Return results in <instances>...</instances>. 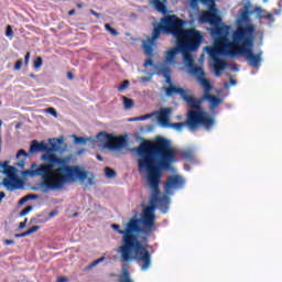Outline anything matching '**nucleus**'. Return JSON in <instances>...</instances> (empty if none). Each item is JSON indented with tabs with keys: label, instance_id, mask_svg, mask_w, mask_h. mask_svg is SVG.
<instances>
[{
	"label": "nucleus",
	"instance_id": "nucleus-1",
	"mask_svg": "<svg viewBox=\"0 0 282 282\" xmlns=\"http://www.w3.org/2000/svg\"><path fill=\"white\" fill-rule=\"evenodd\" d=\"M138 155L139 173H147V182L152 193L149 205L144 208H152L153 232H155V208L160 206L162 213L169 210L171 197L164 194L160 197V183L162 182V169L169 171L171 164L176 162L175 149L171 141L164 137H158L154 141H143L135 149Z\"/></svg>",
	"mask_w": 282,
	"mask_h": 282
},
{
	"label": "nucleus",
	"instance_id": "nucleus-2",
	"mask_svg": "<svg viewBox=\"0 0 282 282\" xmlns=\"http://www.w3.org/2000/svg\"><path fill=\"white\" fill-rule=\"evenodd\" d=\"M41 151H46V154L41 156L43 162L34 170H28L26 175H32L41 177L39 186L42 193H50V191H61L67 182H74V180H79V182H85L87 180V171L78 165H69L70 156L61 158L53 151H56V143H51V148L41 141L36 140L31 142L29 153H39Z\"/></svg>",
	"mask_w": 282,
	"mask_h": 282
},
{
	"label": "nucleus",
	"instance_id": "nucleus-3",
	"mask_svg": "<svg viewBox=\"0 0 282 282\" xmlns=\"http://www.w3.org/2000/svg\"><path fill=\"white\" fill-rule=\"evenodd\" d=\"M153 208H143L141 218L132 216L124 225V229H120V225L112 224L111 228L122 235L121 246L118 248L121 261H142L141 270L151 268V252L142 243L149 241V237L153 235Z\"/></svg>",
	"mask_w": 282,
	"mask_h": 282
},
{
	"label": "nucleus",
	"instance_id": "nucleus-4",
	"mask_svg": "<svg viewBox=\"0 0 282 282\" xmlns=\"http://www.w3.org/2000/svg\"><path fill=\"white\" fill-rule=\"evenodd\" d=\"M204 41V34L195 28L187 29L181 39L177 40V47L183 54V61L188 69V74L196 77L197 83H202L200 78H206L204 68L195 64V59L191 52H197L199 45Z\"/></svg>",
	"mask_w": 282,
	"mask_h": 282
},
{
	"label": "nucleus",
	"instance_id": "nucleus-5",
	"mask_svg": "<svg viewBox=\"0 0 282 282\" xmlns=\"http://www.w3.org/2000/svg\"><path fill=\"white\" fill-rule=\"evenodd\" d=\"M213 34L214 36H216V43H220L221 45H226L228 47L237 50L238 45H241L242 41H245L246 44L249 43V41L245 40V37H247L248 34H254V25L248 24L246 26H238L231 35V42L228 39V28L226 26H217L213 31Z\"/></svg>",
	"mask_w": 282,
	"mask_h": 282
},
{
	"label": "nucleus",
	"instance_id": "nucleus-6",
	"mask_svg": "<svg viewBox=\"0 0 282 282\" xmlns=\"http://www.w3.org/2000/svg\"><path fill=\"white\" fill-rule=\"evenodd\" d=\"M185 21L180 19L177 15H165L161 19V23H159L156 26H154L152 31V36L148 37L150 41H156L160 39L162 32H165V34H172L176 41L178 39H182V35L184 32H186L188 29H184Z\"/></svg>",
	"mask_w": 282,
	"mask_h": 282
},
{
	"label": "nucleus",
	"instance_id": "nucleus-7",
	"mask_svg": "<svg viewBox=\"0 0 282 282\" xmlns=\"http://www.w3.org/2000/svg\"><path fill=\"white\" fill-rule=\"evenodd\" d=\"M170 127L176 131H182L183 127H188L191 131H195L198 127H204V129L210 131L215 127V117L206 111H197L192 108L187 111L185 122L171 123Z\"/></svg>",
	"mask_w": 282,
	"mask_h": 282
},
{
	"label": "nucleus",
	"instance_id": "nucleus-8",
	"mask_svg": "<svg viewBox=\"0 0 282 282\" xmlns=\"http://www.w3.org/2000/svg\"><path fill=\"white\" fill-rule=\"evenodd\" d=\"M246 40L249 41L248 44H246ZM252 45H254L253 34H248L236 48V56L242 54V56H245L247 63H249L251 67H260L261 62L263 61V52L260 51L254 54V52L252 51Z\"/></svg>",
	"mask_w": 282,
	"mask_h": 282
},
{
	"label": "nucleus",
	"instance_id": "nucleus-9",
	"mask_svg": "<svg viewBox=\"0 0 282 282\" xmlns=\"http://www.w3.org/2000/svg\"><path fill=\"white\" fill-rule=\"evenodd\" d=\"M199 85L203 87L204 94L198 99L194 97L192 109L195 111H204V109H202V102H204V100H208L212 107H219V105H221V98L210 94V91H213V84H210V80L200 78Z\"/></svg>",
	"mask_w": 282,
	"mask_h": 282
},
{
	"label": "nucleus",
	"instance_id": "nucleus-10",
	"mask_svg": "<svg viewBox=\"0 0 282 282\" xmlns=\"http://www.w3.org/2000/svg\"><path fill=\"white\" fill-rule=\"evenodd\" d=\"M97 140L105 142V149H109L110 151H120V149L127 147V139L123 135L116 137L112 133L99 132Z\"/></svg>",
	"mask_w": 282,
	"mask_h": 282
},
{
	"label": "nucleus",
	"instance_id": "nucleus-11",
	"mask_svg": "<svg viewBox=\"0 0 282 282\" xmlns=\"http://www.w3.org/2000/svg\"><path fill=\"white\" fill-rule=\"evenodd\" d=\"M206 52L210 56L212 61H215V58H219V56H237V48L226 46L225 44L215 41L214 46L206 47Z\"/></svg>",
	"mask_w": 282,
	"mask_h": 282
},
{
	"label": "nucleus",
	"instance_id": "nucleus-12",
	"mask_svg": "<svg viewBox=\"0 0 282 282\" xmlns=\"http://www.w3.org/2000/svg\"><path fill=\"white\" fill-rule=\"evenodd\" d=\"M208 10L203 11L198 15L199 23H209V25H219L221 23V17L217 13V6L214 2H208Z\"/></svg>",
	"mask_w": 282,
	"mask_h": 282
},
{
	"label": "nucleus",
	"instance_id": "nucleus-13",
	"mask_svg": "<svg viewBox=\"0 0 282 282\" xmlns=\"http://www.w3.org/2000/svg\"><path fill=\"white\" fill-rule=\"evenodd\" d=\"M175 94H178V96H181L182 100L186 102L187 107H191V108L193 107V100L195 96L188 95V90L184 88H180L174 85H170L169 87L165 88V96H167L169 98Z\"/></svg>",
	"mask_w": 282,
	"mask_h": 282
},
{
	"label": "nucleus",
	"instance_id": "nucleus-14",
	"mask_svg": "<svg viewBox=\"0 0 282 282\" xmlns=\"http://www.w3.org/2000/svg\"><path fill=\"white\" fill-rule=\"evenodd\" d=\"M184 184H186V181L184 180V177L175 174V175L167 177V180L164 184V189L171 191V188H182L184 186Z\"/></svg>",
	"mask_w": 282,
	"mask_h": 282
},
{
	"label": "nucleus",
	"instance_id": "nucleus-15",
	"mask_svg": "<svg viewBox=\"0 0 282 282\" xmlns=\"http://www.w3.org/2000/svg\"><path fill=\"white\" fill-rule=\"evenodd\" d=\"M6 175L8 177L3 178L2 186L4 188H17V185H14V182H18L17 176L14 175V166H10L4 171Z\"/></svg>",
	"mask_w": 282,
	"mask_h": 282
},
{
	"label": "nucleus",
	"instance_id": "nucleus-16",
	"mask_svg": "<svg viewBox=\"0 0 282 282\" xmlns=\"http://www.w3.org/2000/svg\"><path fill=\"white\" fill-rule=\"evenodd\" d=\"M228 67V62L221 59V58H215L213 59V69L215 76L219 77L221 76V72Z\"/></svg>",
	"mask_w": 282,
	"mask_h": 282
},
{
	"label": "nucleus",
	"instance_id": "nucleus-17",
	"mask_svg": "<svg viewBox=\"0 0 282 282\" xmlns=\"http://www.w3.org/2000/svg\"><path fill=\"white\" fill-rule=\"evenodd\" d=\"M150 6L161 14H166V12H169V9L166 8V0H151Z\"/></svg>",
	"mask_w": 282,
	"mask_h": 282
},
{
	"label": "nucleus",
	"instance_id": "nucleus-18",
	"mask_svg": "<svg viewBox=\"0 0 282 282\" xmlns=\"http://www.w3.org/2000/svg\"><path fill=\"white\" fill-rule=\"evenodd\" d=\"M178 52H180V47L177 46V40H176V46L170 48L166 52L165 63H170V65L175 63V58H176Z\"/></svg>",
	"mask_w": 282,
	"mask_h": 282
},
{
	"label": "nucleus",
	"instance_id": "nucleus-19",
	"mask_svg": "<svg viewBox=\"0 0 282 282\" xmlns=\"http://www.w3.org/2000/svg\"><path fill=\"white\" fill-rule=\"evenodd\" d=\"M153 45H155L154 41H151L147 39V41L142 42V48L144 50L145 56H149L150 58H153Z\"/></svg>",
	"mask_w": 282,
	"mask_h": 282
},
{
	"label": "nucleus",
	"instance_id": "nucleus-20",
	"mask_svg": "<svg viewBox=\"0 0 282 282\" xmlns=\"http://www.w3.org/2000/svg\"><path fill=\"white\" fill-rule=\"evenodd\" d=\"M170 115H171V108H164L163 110H161L158 120L162 124V127H169Z\"/></svg>",
	"mask_w": 282,
	"mask_h": 282
},
{
	"label": "nucleus",
	"instance_id": "nucleus-21",
	"mask_svg": "<svg viewBox=\"0 0 282 282\" xmlns=\"http://www.w3.org/2000/svg\"><path fill=\"white\" fill-rule=\"evenodd\" d=\"M37 230H41L40 226H33L26 231H23L21 234H15V239H21L23 237H29V235H34V232H37Z\"/></svg>",
	"mask_w": 282,
	"mask_h": 282
},
{
	"label": "nucleus",
	"instance_id": "nucleus-22",
	"mask_svg": "<svg viewBox=\"0 0 282 282\" xmlns=\"http://www.w3.org/2000/svg\"><path fill=\"white\" fill-rule=\"evenodd\" d=\"M118 276H119V282H133V280L131 279V273L127 268H123L122 273Z\"/></svg>",
	"mask_w": 282,
	"mask_h": 282
},
{
	"label": "nucleus",
	"instance_id": "nucleus-23",
	"mask_svg": "<svg viewBox=\"0 0 282 282\" xmlns=\"http://www.w3.org/2000/svg\"><path fill=\"white\" fill-rule=\"evenodd\" d=\"M181 156L184 158V160L193 161L195 160V151L193 149H187L181 152Z\"/></svg>",
	"mask_w": 282,
	"mask_h": 282
},
{
	"label": "nucleus",
	"instance_id": "nucleus-24",
	"mask_svg": "<svg viewBox=\"0 0 282 282\" xmlns=\"http://www.w3.org/2000/svg\"><path fill=\"white\" fill-rule=\"evenodd\" d=\"M160 73L163 74L166 83H171V68L167 66H164L160 68Z\"/></svg>",
	"mask_w": 282,
	"mask_h": 282
},
{
	"label": "nucleus",
	"instance_id": "nucleus-25",
	"mask_svg": "<svg viewBox=\"0 0 282 282\" xmlns=\"http://www.w3.org/2000/svg\"><path fill=\"white\" fill-rule=\"evenodd\" d=\"M151 116H152L151 113H148V115H143L140 117L130 118L129 122H138V121L149 120V118H151Z\"/></svg>",
	"mask_w": 282,
	"mask_h": 282
},
{
	"label": "nucleus",
	"instance_id": "nucleus-26",
	"mask_svg": "<svg viewBox=\"0 0 282 282\" xmlns=\"http://www.w3.org/2000/svg\"><path fill=\"white\" fill-rule=\"evenodd\" d=\"M133 105H134L133 99L123 97V107H124V109H132Z\"/></svg>",
	"mask_w": 282,
	"mask_h": 282
},
{
	"label": "nucleus",
	"instance_id": "nucleus-27",
	"mask_svg": "<svg viewBox=\"0 0 282 282\" xmlns=\"http://www.w3.org/2000/svg\"><path fill=\"white\" fill-rule=\"evenodd\" d=\"M33 67H34V69H41V67H43V58L42 57H36L33 61Z\"/></svg>",
	"mask_w": 282,
	"mask_h": 282
},
{
	"label": "nucleus",
	"instance_id": "nucleus-28",
	"mask_svg": "<svg viewBox=\"0 0 282 282\" xmlns=\"http://www.w3.org/2000/svg\"><path fill=\"white\" fill-rule=\"evenodd\" d=\"M106 177H115L116 176V170L111 167H105Z\"/></svg>",
	"mask_w": 282,
	"mask_h": 282
},
{
	"label": "nucleus",
	"instance_id": "nucleus-29",
	"mask_svg": "<svg viewBox=\"0 0 282 282\" xmlns=\"http://www.w3.org/2000/svg\"><path fill=\"white\" fill-rule=\"evenodd\" d=\"M105 30H107V32H109L112 36H118V31L113 28H111V25L109 24H105Z\"/></svg>",
	"mask_w": 282,
	"mask_h": 282
},
{
	"label": "nucleus",
	"instance_id": "nucleus-30",
	"mask_svg": "<svg viewBox=\"0 0 282 282\" xmlns=\"http://www.w3.org/2000/svg\"><path fill=\"white\" fill-rule=\"evenodd\" d=\"M75 140V144H85L87 142V139L83 137H77L76 134L73 135Z\"/></svg>",
	"mask_w": 282,
	"mask_h": 282
},
{
	"label": "nucleus",
	"instance_id": "nucleus-31",
	"mask_svg": "<svg viewBox=\"0 0 282 282\" xmlns=\"http://www.w3.org/2000/svg\"><path fill=\"white\" fill-rule=\"evenodd\" d=\"M21 67H23V59H18L13 66L14 72H20Z\"/></svg>",
	"mask_w": 282,
	"mask_h": 282
},
{
	"label": "nucleus",
	"instance_id": "nucleus-32",
	"mask_svg": "<svg viewBox=\"0 0 282 282\" xmlns=\"http://www.w3.org/2000/svg\"><path fill=\"white\" fill-rule=\"evenodd\" d=\"M127 87H129V80L128 79L122 82V84L118 87V91H124V89H127Z\"/></svg>",
	"mask_w": 282,
	"mask_h": 282
},
{
	"label": "nucleus",
	"instance_id": "nucleus-33",
	"mask_svg": "<svg viewBox=\"0 0 282 282\" xmlns=\"http://www.w3.org/2000/svg\"><path fill=\"white\" fill-rule=\"evenodd\" d=\"M31 212H32V206H28L20 212V217H25V215H28Z\"/></svg>",
	"mask_w": 282,
	"mask_h": 282
},
{
	"label": "nucleus",
	"instance_id": "nucleus-34",
	"mask_svg": "<svg viewBox=\"0 0 282 282\" xmlns=\"http://www.w3.org/2000/svg\"><path fill=\"white\" fill-rule=\"evenodd\" d=\"M46 113L54 116V118H58V112H56V109H54L53 107L47 108Z\"/></svg>",
	"mask_w": 282,
	"mask_h": 282
},
{
	"label": "nucleus",
	"instance_id": "nucleus-35",
	"mask_svg": "<svg viewBox=\"0 0 282 282\" xmlns=\"http://www.w3.org/2000/svg\"><path fill=\"white\" fill-rule=\"evenodd\" d=\"M102 261H105V257H101L95 261H93L89 265V268H96V265H98V263H102Z\"/></svg>",
	"mask_w": 282,
	"mask_h": 282
},
{
	"label": "nucleus",
	"instance_id": "nucleus-36",
	"mask_svg": "<svg viewBox=\"0 0 282 282\" xmlns=\"http://www.w3.org/2000/svg\"><path fill=\"white\" fill-rule=\"evenodd\" d=\"M28 199H36V195L30 194L28 196H24L23 198H21L20 204H23V202H28Z\"/></svg>",
	"mask_w": 282,
	"mask_h": 282
},
{
	"label": "nucleus",
	"instance_id": "nucleus-37",
	"mask_svg": "<svg viewBox=\"0 0 282 282\" xmlns=\"http://www.w3.org/2000/svg\"><path fill=\"white\" fill-rule=\"evenodd\" d=\"M6 36H14V31L12 30L11 25L7 26Z\"/></svg>",
	"mask_w": 282,
	"mask_h": 282
},
{
	"label": "nucleus",
	"instance_id": "nucleus-38",
	"mask_svg": "<svg viewBox=\"0 0 282 282\" xmlns=\"http://www.w3.org/2000/svg\"><path fill=\"white\" fill-rule=\"evenodd\" d=\"M143 67H153V59L152 58L145 59Z\"/></svg>",
	"mask_w": 282,
	"mask_h": 282
},
{
	"label": "nucleus",
	"instance_id": "nucleus-39",
	"mask_svg": "<svg viewBox=\"0 0 282 282\" xmlns=\"http://www.w3.org/2000/svg\"><path fill=\"white\" fill-rule=\"evenodd\" d=\"M23 155L24 158H28V152L23 149L19 150L17 153V158H21Z\"/></svg>",
	"mask_w": 282,
	"mask_h": 282
},
{
	"label": "nucleus",
	"instance_id": "nucleus-40",
	"mask_svg": "<svg viewBox=\"0 0 282 282\" xmlns=\"http://www.w3.org/2000/svg\"><path fill=\"white\" fill-rule=\"evenodd\" d=\"M263 19H267V21H274V14L267 13V14L263 15Z\"/></svg>",
	"mask_w": 282,
	"mask_h": 282
},
{
	"label": "nucleus",
	"instance_id": "nucleus-41",
	"mask_svg": "<svg viewBox=\"0 0 282 282\" xmlns=\"http://www.w3.org/2000/svg\"><path fill=\"white\" fill-rule=\"evenodd\" d=\"M24 65L25 66L30 65V52H26V54L24 56Z\"/></svg>",
	"mask_w": 282,
	"mask_h": 282
},
{
	"label": "nucleus",
	"instance_id": "nucleus-42",
	"mask_svg": "<svg viewBox=\"0 0 282 282\" xmlns=\"http://www.w3.org/2000/svg\"><path fill=\"white\" fill-rule=\"evenodd\" d=\"M197 3H199V0H189L191 8H197Z\"/></svg>",
	"mask_w": 282,
	"mask_h": 282
},
{
	"label": "nucleus",
	"instance_id": "nucleus-43",
	"mask_svg": "<svg viewBox=\"0 0 282 282\" xmlns=\"http://www.w3.org/2000/svg\"><path fill=\"white\" fill-rule=\"evenodd\" d=\"M11 165L8 164V161L3 162V164H1L0 169H3L4 171H8V169L10 167Z\"/></svg>",
	"mask_w": 282,
	"mask_h": 282
},
{
	"label": "nucleus",
	"instance_id": "nucleus-44",
	"mask_svg": "<svg viewBox=\"0 0 282 282\" xmlns=\"http://www.w3.org/2000/svg\"><path fill=\"white\" fill-rule=\"evenodd\" d=\"M26 224H28V218H25L24 221H21V223H20L19 228H20L21 230H23V228H25Z\"/></svg>",
	"mask_w": 282,
	"mask_h": 282
},
{
	"label": "nucleus",
	"instance_id": "nucleus-45",
	"mask_svg": "<svg viewBox=\"0 0 282 282\" xmlns=\"http://www.w3.org/2000/svg\"><path fill=\"white\" fill-rule=\"evenodd\" d=\"M3 243L4 246H14V240L6 239Z\"/></svg>",
	"mask_w": 282,
	"mask_h": 282
},
{
	"label": "nucleus",
	"instance_id": "nucleus-46",
	"mask_svg": "<svg viewBox=\"0 0 282 282\" xmlns=\"http://www.w3.org/2000/svg\"><path fill=\"white\" fill-rule=\"evenodd\" d=\"M200 3H203L204 6H208V3H214V1L216 0H199Z\"/></svg>",
	"mask_w": 282,
	"mask_h": 282
},
{
	"label": "nucleus",
	"instance_id": "nucleus-47",
	"mask_svg": "<svg viewBox=\"0 0 282 282\" xmlns=\"http://www.w3.org/2000/svg\"><path fill=\"white\" fill-rule=\"evenodd\" d=\"M231 72H239V65L234 64L232 68H231Z\"/></svg>",
	"mask_w": 282,
	"mask_h": 282
},
{
	"label": "nucleus",
	"instance_id": "nucleus-48",
	"mask_svg": "<svg viewBox=\"0 0 282 282\" xmlns=\"http://www.w3.org/2000/svg\"><path fill=\"white\" fill-rule=\"evenodd\" d=\"M67 78L68 80H74V74H72V72H67Z\"/></svg>",
	"mask_w": 282,
	"mask_h": 282
},
{
	"label": "nucleus",
	"instance_id": "nucleus-49",
	"mask_svg": "<svg viewBox=\"0 0 282 282\" xmlns=\"http://www.w3.org/2000/svg\"><path fill=\"white\" fill-rule=\"evenodd\" d=\"M18 166H20V169H23V166H25V160L18 162Z\"/></svg>",
	"mask_w": 282,
	"mask_h": 282
},
{
	"label": "nucleus",
	"instance_id": "nucleus-50",
	"mask_svg": "<svg viewBox=\"0 0 282 282\" xmlns=\"http://www.w3.org/2000/svg\"><path fill=\"white\" fill-rule=\"evenodd\" d=\"M56 215H58V212L53 210L48 214V217H56Z\"/></svg>",
	"mask_w": 282,
	"mask_h": 282
},
{
	"label": "nucleus",
	"instance_id": "nucleus-51",
	"mask_svg": "<svg viewBox=\"0 0 282 282\" xmlns=\"http://www.w3.org/2000/svg\"><path fill=\"white\" fill-rule=\"evenodd\" d=\"M74 14H76V9L68 11V17H74Z\"/></svg>",
	"mask_w": 282,
	"mask_h": 282
},
{
	"label": "nucleus",
	"instance_id": "nucleus-52",
	"mask_svg": "<svg viewBox=\"0 0 282 282\" xmlns=\"http://www.w3.org/2000/svg\"><path fill=\"white\" fill-rule=\"evenodd\" d=\"M57 282H67V278H65V276H59V278L57 279Z\"/></svg>",
	"mask_w": 282,
	"mask_h": 282
},
{
	"label": "nucleus",
	"instance_id": "nucleus-53",
	"mask_svg": "<svg viewBox=\"0 0 282 282\" xmlns=\"http://www.w3.org/2000/svg\"><path fill=\"white\" fill-rule=\"evenodd\" d=\"M90 14H93L94 17H100V13H98V12H96V11H94V10H90Z\"/></svg>",
	"mask_w": 282,
	"mask_h": 282
},
{
	"label": "nucleus",
	"instance_id": "nucleus-54",
	"mask_svg": "<svg viewBox=\"0 0 282 282\" xmlns=\"http://www.w3.org/2000/svg\"><path fill=\"white\" fill-rule=\"evenodd\" d=\"M229 83H230L231 85H237V80H236V79H230Z\"/></svg>",
	"mask_w": 282,
	"mask_h": 282
},
{
	"label": "nucleus",
	"instance_id": "nucleus-55",
	"mask_svg": "<svg viewBox=\"0 0 282 282\" xmlns=\"http://www.w3.org/2000/svg\"><path fill=\"white\" fill-rule=\"evenodd\" d=\"M3 197H6V193L4 192H0V199H3Z\"/></svg>",
	"mask_w": 282,
	"mask_h": 282
},
{
	"label": "nucleus",
	"instance_id": "nucleus-56",
	"mask_svg": "<svg viewBox=\"0 0 282 282\" xmlns=\"http://www.w3.org/2000/svg\"><path fill=\"white\" fill-rule=\"evenodd\" d=\"M97 160H99V162H102V156L100 154H98Z\"/></svg>",
	"mask_w": 282,
	"mask_h": 282
},
{
	"label": "nucleus",
	"instance_id": "nucleus-57",
	"mask_svg": "<svg viewBox=\"0 0 282 282\" xmlns=\"http://www.w3.org/2000/svg\"><path fill=\"white\" fill-rule=\"evenodd\" d=\"M76 7H77L78 9H82V8H83V3H77Z\"/></svg>",
	"mask_w": 282,
	"mask_h": 282
},
{
	"label": "nucleus",
	"instance_id": "nucleus-58",
	"mask_svg": "<svg viewBox=\"0 0 282 282\" xmlns=\"http://www.w3.org/2000/svg\"><path fill=\"white\" fill-rule=\"evenodd\" d=\"M34 166H36V164L33 163V164H32V169H34Z\"/></svg>",
	"mask_w": 282,
	"mask_h": 282
},
{
	"label": "nucleus",
	"instance_id": "nucleus-59",
	"mask_svg": "<svg viewBox=\"0 0 282 282\" xmlns=\"http://www.w3.org/2000/svg\"><path fill=\"white\" fill-rule=\"evenodd\" d=\"M1 124H3V121L0 120V127H1Z\"/></svg>",
	"mask_w": 282,
	"mask_h": 282
},
{
	"label": "nucleus",
	"instance_id": "nucleus-60",
	"mask_svg": "<svg viewBox=\"0 0 282 282\" xmlns=\"http://www.w3.org/2000/svg\"><path fill=\"white\" fill-rule=\"evenodd\" d=\"M142 80H147V77H143Z\"/></svg>",
	"mask_w": 282,
	"mask_h": 282
},
{
	"label": "nucleus",
	"instance_id": "nucleus-61",
	"mask_svg": "<svg viewBox=\"0 0 282 282\" xmlns=\"http://www.w3.org/2000/svg\"><path fill=\"white\" fill-rule=\"evenodd\" d=\"M78 214H74V217H77Z\"/></svg>",
	"mask_w": 282,
	"mask_h": 282
},
{
	"label": "nucleus",
	"instance_id": "nucleus-62",
	"mask_svg": "<svg viewBox=\"0 0 282 282\" xmlns=\"http://www.w3.org/2000/svg\"><path fill=\"white\" fill-rule=\"evenodd\" d=\"M111 276H116V274H111Z\"/></svg>",
	"mask_w": 282,
	"mask_h": 282
},
{
	"label": "nucleus",
	"instance_id": "nucleus-63",
	"mask_svg": "<svg viewBox=\"0 0 282 282\" xmlns=\"http://www.w3.org/2000/svg\"><path fill=\"white\" fill-rule=\"evenodd\" d=\"M2 200H3V199H0V204H1Z\"/></svg>",
	"mask_w": 282,
	"mask_h": 282
},
{
	"label": "nucleus",
	"instance_id": "nucleus-64",
	"mask_svg": "<svg viewBox=\"0 0 282 282\" xmlns=\"http://www.w3.org/2000/svg\"><path fill=\"white\" fill-rule=\"evenodd\" d=\"M0 167H1V162H0Z\"/></svg>",
	"mask_w": 282,
	"mask_h": 282
}]
</instances>
